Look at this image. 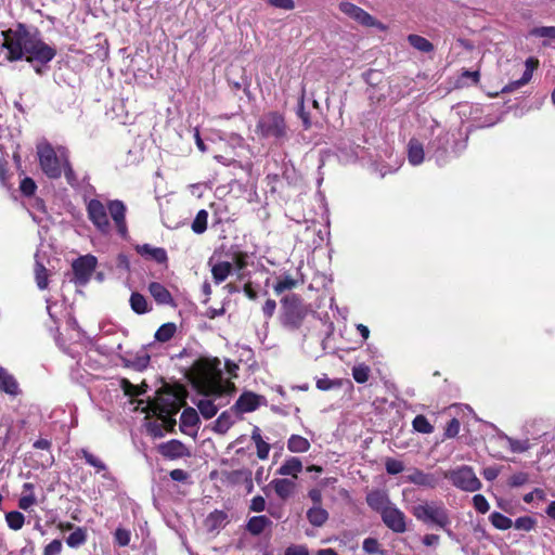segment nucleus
Returning a JSON list of instances; mask_svg holds the SVG:
<instances>
[{
  "instance_id": "nucleus-25",
  "label": "nucleus",
  "mask_w": 555,
  "mask_h": 555,
  "mask_svg": "<svg viewBox=\"0 0 555 555\" xmlns=\"http://www.w3.org/2000/svg\"><path fill=\"white\" fill-rule=\"evenodd\" d=\"M233 266L229 261H219L211 267V275L216 284L227 280L232 273Z\"/></svg>"
},
{
  "instance_id": "nucleus-12",
  "label": "nucleus",
  "mask_w": 555,
  "mask_h": 555,
  "mask_svg": "<svg viewBox=\"0 0 555 555\" xmlns=\"http://www.w3.org/2000/svg\"><path fill=\"white\" fill-rule=\"evenodd\" d=\"M453 485L469 492L479 490L481 482L470 467L463 466L453 472Z\"/></svg>"
},
{
  "instance_id": "nucleus-3",
  "label": "nucleus",
  "mask_w": 555,
  "mask_h": 555,
  "mask_svg": "<svg viewBox=\"0 0 555 555\" xmlns=\"http://www.w3.org/2000/svg\"><path fill=\"white\" fill-rule=\"evenodd\" d=\"M218 359L201 358L190 369L189 379L198 393L221 396L223 393L222 372Z\"/></svg>"
},
{
  "instance_id": "nucleus-43",
  "label": "nucleus",
  "mask_w": 555,
  "mask_h": 555,
  "mask_svg": "<svg viewBox=\"0 0 555 555\" xmlns=\"http://www.w3.org/2000/svg\"><path fill=\"white\" fill-rule=\"evenodd\" d=\"M297 116L301 119L306 130L311 128L310 114L305 109V90L301 91L298 100Z\"/></svg>"
},
{
  "instance_id": "nucleus-14",
  "label": "nucleus",
  "mask_w": 555,
  "mask_h": 555,
  "mask_svg": "<svg viewBox=\"0 0 555 555\" xmlns=\"http://www.w3.org/2000/svg\"><path fill=\"white\" fill-rule=\"evenodd\" d=\"M157 451L163 457L168 460H177L190 456L189 449L178 439H171L167 442L158 444Z\"/></svg>"
},
{
  "instance_id": "nucleus-36",
  "label": "nucleus",
  "mask_w": 555,
  "mask_h": 555,
  "mask_svg": "<svg viewBox=\"0 0 555 555\" xmlns=\"http://www.w3.org/2000/svg\"><path fill=\"white\" fill-rule=\"evenodd\" d=\"M196 406L205 420H210L218 413V406L210 399L198 400Z\"/></svg>"
},
{
  "instance_id": "nucleus-49",
  "label": "nucleus",
  "mask_w": 555,
  "mask_h": 555,
  "mask_svg": "<svg viewBox=\"0 0 555 555\" xmlns=\"http://www.w3.org/2000/svg\"><path fill=\"white\" fill-rule=\"evenodd\" d=\"M385 468L389 475H397L403 472L404 465L399 460L388 457L385 462Z\"/></svg>"
},
{
  "instance_id": "nucleus-33",
  "label": "nucleus",
  "mask_w": 555,
  "mask_h": 555,
  "mask_svg": "<svg viewBox=\"0 0 555 555\" xmlns=\"http://www.w3.org/2000/svg\"><path fill=\"white\" fill-rule=\"evenodd\" d=\"M87 529L82 527H77L75 530L66 538V544L76 548L83 545L87 542Z\"/></svg>"
},
{
  "instance_id": "nucleus-32",
  "label": "nucleus",
  "mask_w": 555,
  "mask_h": 555,
  "mask_svg": "<svg viewBox=\"0 0 555 555\" xmlns=\"http://www.w3.org/2000/svg\"><path fill=\"white\" fill-rule=\"evenodd\" d=\"M287 449L294 453L307 452L310 449V442L302 436L292 435L287 441Z\"/></svg>"
},
{
  "instance_id": "nucleus-18",
  "label": "nucleus",
  "mask_w": 555,
  "mask_h": 555,
  "mask_svg": "<svg viewBox=\"0 0 555 555\" xmlns=\"http://www.w3.org/2000/svg\"><path fill=\"white\" fill-rule=\"evenodd\" d=\"M0 391L13 397L20 393L16 378L4 367H0Z\"/></svg>"
},
{
  "instance_id": "nucleus-27",
  "label": "nucleus",
  "mask_w": 555,
  "mask_h": 555,
  "mask_svg": "<svg viewBox=\"0 0 555 555\" xmlns=\"http://www.w3.org/2000/svg\"><path fill=\"white\" fill-rule=\"evenodd\" d=\"M129 304L133 312L137 314H144L152 310V307L147 302L146 298L138 292H133L130 295Z\"/></svg>"
},
{
  "instance_id": "nucleus-61",
  "label": "nucleus",
  "mask_w": 555,
  "mask_h": 555,
  "mask_svg": "<svg viewBox=\"0 0 555 555\" xmlns=\"http://www.w3.org/2000/svg\"><path fill=\"white\" fill-rule=\"evenodd\" d=\"M526 70L524 72L521 78L519 79V83L520 85H527L531 78H532V70H533V67H534V61L532 59H529L527 60L526 62Z\"/></svg>"
},
{
  "instance_id": "nucleus-46",
  "label": "nucleus",
  "mask_w": 555,
  "mask_h": 555,
  "mask_svg": "<svg viewBox=\"0 0 555 555\" xmlns=\"http://www.w3.org/2000/svg\"><path fill=\"white\" fill-rule=\"evenodd\" d=\"M535 519L530 516L519 517L515 520V522H513L515 529L522 531H531L535 527Z\"/></svg>"
},
{
  "instance_id": "nucleus-62",
  "label": "nucleus",
  "mask_w": 555,
  "mask_h": 555,
  "mask_svg": "<svg viewBox=\"0 0 555 555\" xmlns=\"http://www.w3.org/2000/svg\"><path fill=\"white\" fill-rule=\"evenodd\" d=\"M271 7L283 9V10H293L295 8V2L293 0H266Z\"/></svg>"
},
{
  "instance_id": "nucleus-2",
  "label": "nucleus",
  "mask_w": 555,
  "mask_h": 555,
  "mask_svg": "<svg viewBox=\"0 0 555 555\" xmlns=\"http://www.w3.org/2000/svg\"><path fill=\"white\" fill-rule=\"evenodd\" d=\"M107 211L109 212L118 234L125 237L128 233L126 221V205L119 199L108 201L105 206L100 199L92 198L87 204V215L92 224L103 234L111 231V223Z\"/></svg>"
},
{
  "instance_id": "nucleus-24",
  "label": "nucleus",
  "mask_w": 555,
  "mask_h": 555,
  "mask_svg": "<svg viewBox=\"0 0 555 555\" xmlns=\"http://www.w3.org/2000/svg\"><path fill=\"white\" fill-rule=\"evenodd\" d=\"M271 525L272 521L267 516H254L247 521L246 530L253 535H259Z\"/></svg>"
},
{
  "instance_id": "nucleus-39",
  "label": "nucleus",
  "mask_w": 555,
  "mask_h": 555,
  "mask_svg": "<svg viewBox=\"0 0 555 555\" xmlns=\"http://www.w3.org/2000/svg\"><path fill=\"white\" fill-rule=\"evenodd\" d=\"M489 519L492 526L499 530H507L513 526L512 519L499 512H493Z\"/></svg>"
},
{
  "instance_id": "nucleus-4",
  "label": "nucleus",
  "mask_w": 555,
  "mask_h": 555,
  "mask_svg": "<svg viewBox=\"0 0 555 555\" xmlns=\"http://www.w3.org/2000/svg\"><path fill=\"white\" fill-rule=\"evenodd\" d=\"M255 133L263 140H271L275 145H283L288 139V126L284 114L278 111L263 113L257 120Z\"/></svg>"
},
{
  "instance_id": "nucleus-30",
  "label": "nucleus",
  "mask_w": 555,
  "mask_h": 555,
  "mask_svg": "<svg viewBox=\"0 0 555 555\" xmlns=\"http://www.w3.org/2000/svg\"><path fill=\"white\" fill-rule=\"evenodd\" d=\"M307 518L312 526L321 527L328 519V513L321 506H312L307 512Z\"/></svg>"
},
{
  "instance_id": "nucleus-37",
  "label": "nucleus",
  "mask_w": 555,
  "mask_h": 555,
  "mask_svg": "<svg viewBox=\"0 0 555 555\" xmlns=\"http://www.w3.org/2000/svg\"><path fill=\"white\" fill-rule=\"evenodd\" d=\"M409 480L415 485L435 487L436 478L430 474H425L420 469H415L412 475L409 476Z\"/></svg>"
},
{
  "instance_id": "nucleus-11",
  "label": "nucleus",
  "mask_w": 555,
  "mask_h": 555,
  "mask_svg": "<svg viewBox=\"0 0 555 555\" xmlns=\"http://www.w3.org/2000/svg\"><path fill=\"white\" fill-rule=\"evenodd\" d=\"M380 518L384 525L395 533H404L408 530L406 516L395 504L384 511Z\"/></svg>"
},
{
  "instance_id": "nucleus-53",
  "label": "nucleus",
  "mask_w": 555,
  "mask_h": 555,
  "mask_svg": "<svg viewBox=\"0 0 555 555\" xmlns=\"http://www.w3.org/2000/svg\"><path fill=\"white\" fill-rule=\"evenodd\" d=\"M156 417L162 421L160 424H163V430H166L167 433H170V434L176 433L177 421L175 418V415L165 414L164 416H156Z\"/></svg>"
},
{
  "instance_id": "nucleus-23",
  "label": "nucleus",
  "mask_w": 555,
  "mask_h": 555,
  "mask_svg": "<svg viewBox=\"0 0 555 555\" xmlns=\"http://www.w3.org/2000/svg\"><path fill=\"white\" fill-rule=\"evenodd\" d=\"M302 283L304 280L299 281L297 279H294L291 274L285 273L278 279L276 283L273 285V291L276 295H281L287 291L296 288L298 285Z\"/></svg>"
},
{
  "instance_id": "nucleus-9",
  "label": "nucleus",
  "mask_w": 555,
  "mask_h": 555,
  "mask_svg": "<svg viewBox=\"0 0 555 555\" xmlns=\"http://www.w3.org/2000/svg\"><path fill=\"white\" fill-rule=\"evenodd\" d=\"M338 9L341 13L364 27H376L380 30L385 29V26L379 21H377L362 8L349 1H341L338 4Z\"/></svg>"
},
{
  "instance_id": "nucleus-22",
  "label": "nucleus",
  "mask_w": 555,
  "mask_h": 555,
  "mask_svg": "<svg viewBox=\"0 0 555 555\" xmlns=\"http://www.w3.org/2000/svg\"><path fill=\"white\" fill-rule=\"evenodd\" d=\"M301 470V461L298 457L292 456L281 465V467L276 470V474L281 476H292L293 478H297Z\"/></svg>"
},
{
  "instance_id": "nucleus-15",
  "label": "nucleus",
  "mask_w": 555,
  "mask_h": 555,
  "mask_svg": "<svg viewBox=\"0 0 555 555\" xmlns=\"http://www.w3.org/2000/svg\"><path fill=\"white\" fill-rule=\"evenodd\" d=\"M134 250L146 260H153L158 264L165 266L168 263V255L163 247H154L150 244H138L134 246Z\"/></svg>"
},
{
  "instance_id": "nucleus-20",
  "label": "nucleus",
  "mask_w": 555,
  "mask_h": 555,
  "mask_svg": "<svg viewBox=\"0 0 555 555\" xmlns=\"http://www.w3.org/2000/svg\"><path fill=\"white\" fill-rule=\"evenodd\" d=\"M276 495L282 499H288L295 491L296 485L293 480L286 478L274 479L270 483Z\"/></svg>"
},
{
  "instance_id": "nucleus-31",
  "label": "nucleus",
  "mask_w": 555,
  "mask_h": 555,
  "mask_svg": "<svg viewBox=\"0 0 555 555\" xmlns=\"http://www.w3.org/2000/svg\"><path fill=\"white\" fill-rule=\"evenodd\" d=\"M176 333L177 325L173 322H167L157 328L154 338L158 343H167L173 338Z\"/></svg>"
},
{
  "instance_id": "nucleus-8",
  "label": "nucleus",
  "mask_w": 555,
  "mask_h": 555,
  "mask_svg": "<svg viewBox=\"0 0 555 555\" xmlns=\"http://www.w3.org/2000/svg\"><path fill=\"white\" fill-rule=\"evenodd\" d=\"M38 157L40 168L48 178L59 179L62 176L61 162L50 144L38 147Z\"/></svg>"
},
{
  "instance_id": "nucleus-47",
  "label": "nucleus",
  "mask_w": 555,
  "mask_h": 555,
  "mask_svg": "<svg viewBox=\"0 0 555 555\" xmlns=\"http://www.w3.org/2000/svg\"><path fill=\"white\" fill-rule=\"evenodd\" d=\"M130 539H131V533L128 529H126V528H117L116 529V531L114 533V541L118 546L124 547V546L129 545Z\"/></svg>"
},
{
  "instance_id": "nucleus-51",
  "label": "nucleus",
  "mask_w": 555,
  "mask_h": 555,
  "mask_svg": "<svg viewBox=\"0 0 555 555\" xmlns=\"http://www.w3.org/2000/svg\"><path fill=\"white\" fill-rule=\"evenodd\" d=\"M531 36L555 39V26L535 27L530 31Z\"/></svg>"
},
{
  "instance_id": "nucleus-60",
  "label": "nucleus",
  "mask_w": 555,
  "mask_h": 555,
  "mask_svg": "<svg viewBox=\"0 0 555 555\" xmlns=\"http://www.w3.org/2000/svg\"><path fill=\"white\" fill-rule=\"evenodd\" d=\"M146 430L153 438H162L164 436L163 424L157 422L149 423Z\"/></svg>"
},
{
  "instance_id": "nucleus-26",
  "label": "nucleus",
  "mask_w": 555,
  "mask_h": 555,
  "mask_svg": "<svg viewBox=\"0 0 555 555\" xmlns=\"http://www.w3.org/2000/svg\"><path fill=\"white\" fill-rule=\"evenodd\" d=\"M480 79L479 69H464L455 81V88H464L477 85Z\"/></svg>"
},
{
  "instance_id": "nucleus-5",
  "label": "nucleus",
  "mask_w": 555,
  "mask_h": 555,
  "mask_svg": "<svg viewBox=\"0 0 555 555\" xmlns=\"http://www.w3.org/2000/svg\"><path fill=\"white\" fill-rule=\"evenodd\" d=\"M185 404V390L182 386L165 385L157 391L155 400L149 403V409L155 416L176 415Z\"/></svg>"
},
{
  "instance_id": "nucleus-10",
  "label": "nucleus",
  "mask_w": 555,
  "mask_h": 555,
  "mask_svg": "<svg viewBox=\"0 0 555 555\" xmlns=\"http://www.w3.org/2000/svg\"><path fill=\"white\" fill-rule=\"evenodd\" d=\"M98 260L92 255L80 256L74 260L72 268L75 276V282L79 285L87 284L92 273L96 268Z\"/></svg>"
},
{
  "instance_id": "nucleus-57",
  "label": "nucleus",
  "mask_w": 555,
  "mask_h": 555,
  "mask_svg": "<svg viewBox=\"0 0 555 555\" xmlns=\"http://www.w3.org/2000/svg\"><path fill=\"white\" fill-rule=\"evenodd\" d=\"M37 503V499L34 493L24 494L18 499L17 505L23 511H28L33 505Z\"/></svg>"
},
{
  "instance_id": "nucleus-63",
  "label": "nucleus",
  "mask_w": 555,
  "mask_h": 555,
  "mask_svg": "<svg viewBox=\"0 0 555 555\" xmlns=\"http://www.w3.org/2000/svg\"><path fill=\"white\" fill-rule=\"evenodd\" d=\"M276 309V302L274 299L268 298L263 306H262V312L266 319H271L275 312Z\"/></svg>"
},
{
  "instance_id": "nucleus-52",
  "label": "nucleus",
  "mask_w": 555,
  "mask_h": 555,
  "mask_svg": "<svg viewBox=\"0 0 555 555\" xmlns=\"http://www.w3.org/2000/svg\"><path fill=\"white\" fill-rule=\"evenodd\" d=\"M370 376V370L367 366H354L352 369V377L359 384L366 383Z\"/></svg>"
},
{
  "instance_id": "nucleus-48",
  "label": "nucleus",
  "mask_w": 555,
  "mask_h": 555,
  "mask_svg": "<svg viewBox=\"0 0 555 555\" xmlns=\"http://www.w3.org/2000/svg\"><path fill=\"white\" fill-rule=\"evenodd\" d=\"M504 438L506 439L511 451L514 453H522L529 449L528 440H516L508 436H504Z\"/></svg>"
},
{
  "instance_id": "nucleus-16",
  "label": "nucleus",
  "mask_w": 555,
  "mask_h": 555,
  "mask_svg": "<svg viewBox=\"0 0 555 555\" xmlns=\"http://www.w3.org/2000/svg\"><path fill=\"white\" fill-rule=\"evenodd\" d=\"M365 501L369 507L379 515H382L384 511L388 509V507L392 505L387 492L379 489L371 490L366 494Z\"/></svg>"
},
{
  "instance_id": "nucleus-21",
  "label": "nucleus",
  "mask_w": 555,
  "mask_h": 555,
  "mask_svg": "<svg viewBox=\"0 0 555 555\" xmlns=\"http://www.w3.org/2000/svg\"><path fill=\"white\" fill-rule=\"evenodd\" d=\"M424 146L415 138H412L408 143V159L413 166H417L424 160Z\"/></svg>"
},
{
  "instance_id": "nucleus-13",
  "label": "nucleus",
  "mask_w": 555,
  "mask_h": 555,
  "mask_svg": "<svg viewBox=\"0 0 555 555\" xmlns=\"http://www.w3.org/2000/svg\"><path fill=\"white\" fill-rule=\"evenodd\" d=\"M261 401H264L263 396L253 391H244L231 409L236 413H250L260 406Z\"/></svg>"
},
{
  "instance_id": "nucleus-45",
  "label": "nucleus",
  "mask_w": 555,
  "mask_h": 555,
  "mask_svg": "<svg viewBox=\"0 0 555 555\" xmlns=\"http://www.w3.org/2000/svg\"><path fill=\"white\" fill-rule=\"evenodd\" d=\"M37 184L30 177H25L20 183V191L24 196L30 197L36 193Z\"/></svg>"
},
{
  "instance_id": "nucleus-56",
  "label": "nucleus",
  "mask_w": 555,
  "mask_h": 555,
  "mask_svg": "<svg viewBox=\"0 0 555 555\" xmlns=\"http://www.w3.org/2000/svg\"><path fill=\"white\" fill-rule=\"evenodd\" d=\"M63 544L59 539H54L44 546L42 555H59L62 552Z\"/></svg>"
},
{
  "instance_id": "nucleus-44",
  "label": "nucleus",
  "mask_w": 555,
  "mask_h": 555,
  "mask_svg": "<svg viewBox=\"0 0 555 555\" xmlns=\"http://www.w3.org/2000/svg\"><path fill=\"white\" fill-rule=\"evenodd\" d=\"M35 278H36L37 286L40 289H46L48 287V284H49L48 270L46 269V267L43 264H41L39 262H37L36 267H35Z\"/></svg>"
},
{
  "instance_id": "nucleus-6",
  "label": "nucleus",
  "mask_w": 555,
  "mask_h": 555,
  "mask_svg": "<svg viewBox=\"0 0 555 555\" xmlns=\"http://www.w3.org/2000/svg\"><path fill=\"white\" fill-rule=\"evenodd\" d=\"M308 314L304 299L300 295H285L281 299V324L291 330H298Z\"/></svg>"
},
{
  "instance_id": "nucleus-54",
  "label": "nucleus",
  "mask_w": 555,
  "mask_h": 555,
  "mask_svg": "<svg viewBox=\"0 0 555 555\" xmlns=\"http://www.w3.org/2000/svg\"><path fill=\"white\" fill-rule=\"evenodd\" d=\"M233 262L238 271H242L248 266V254L246 251H236L233 254Z\"/></svg>"
},
{
  "instance_id": "nucleus-58",
  "label": "nucleus",
  "mask_w": 555,
  "mask_h": 555,
  "mask_svg": "<svg viewBox=\"0 0 555 555\" xmlns=\"http://www.w3.org/2000/svg\"><path fill=\"white\" fill-rule=\"evenodd\" d=\"M474 507L481 514H485L489 511V503L486 498L481 494H476L473 498Z\"/></svg>"
},
{
  "instance_id": "nucleus-28",
  "label": "nucleus",
  "mask_w": 555,
  "mask_h": 555,
  "mask_svg": "<svg viewBox=\"0 0 555 555\" xmlns=\"http://www.w3.org/2000/svg\"><path fill=\"white\" fill-rule=\"evenodd\" d=\"M151 358L147 353L137 354L133 358H124V366L138 372L144 371L150 364Z\"/></svg>"
},
{
  "instance_id": "nucleus-38",
  "label": "nucleus",
  "mask_w": 555,
  "mask_h": 555,
  "mask_svg": "<svg viewBox=\"0 0 555 555\" xmlns=\"http://www.w3.org/2000/svg\"><path fill=\"white\" fill-rule=\"evenodd\" d=\"M5 521L11 530L17 531L23 528L25 524V516L18 511H11L5 513Z\"/></svg>"
},
{
  "instance_id": "nucleus-34",
  "label": "nucleus",
  "mask_w": 555,
  "mask_h": 555,
  "mask_svg": "<svg viewBox=\"0 0 555 555\" xmlns=\"http://www.w3.org/2000/svg\"><path fill=\"white\" fill-rule=\"evenodd\" d=\"M234 424L230 411H223L215 421L214 430L218 434H225Z\"/></svg>"
},
{
  "instance_id": "nucleus-41",
  "label": "nucleus",
  "mask_w": 555,
  "mask_h": 555,
  "mask_svg": "<svg viewBox=\"0 0 555 555\" xmlns=\"http://www.w3.org/2000/svg\"><path fill=\"white\" fill-rule=\"evenodd\" d=\"M414 430L421 434H431L434 426L428 422L427 417L423 414L416 415L412 422Z\"/></svg>"
},
{
  "instance_id": "nucleus-35",
  "label": "nucleus",
  "mask_w": 555,
  "mask_h": 555,
  "mask_svg": "<svg viewBox=\"0 0 555 555\" xmlns=\"http://www.w3.org/2000/svg\"><path fill=\"white\" fill-rule=\"evenodd\" d=\"M408 42L416 50L429 53L434 50V44L426 38L420 36V35H409L408 36Z\"/></svg>"
},
{
  "instance_id": "nucleus-17",
  "label": "nucleus",
  "mask_w": 555,
  "mask_h": 555,
  "mask_svg": "<svg viewBox=\"0 0 555 555\" xmlns=\"http://www.w3.org/2000/svg\"><path fill=\"white\" fill-rule=\"evenodd\" d=\"M149 293L157 305L176 306L171 293L159 282H151L147 286Z\"/></svg>"
},
{
  "instance_id": "nucleus-64",
  "label": "nucleus",
  "mask_w": 555,
  "mask_h": 555,
  "mask_svg": "<svg viewBox=\"0 0 555 555\" xmlns=\"http://www.w3.org/2000/svg\"><path fill=\"white\" fill-rule=\"evenodd\" d=\"M63 171L67 182L73 185L76 181V176L70 163L67 159L64 162V165L62 167V172Z\"/></svg>"
},
{
  "instance_id": "nucleus-55",
  "label": "nucleus",
  "mask_w": 555,
  "mask_h": 555,
  "mask_svg": "<svg viewBox=\"0 0 555 555\" xmlns=\"http://www.w3.org/2000/svg\"><path fill=\"white\" fill-rule=\"evenodd\" d=\"M362 547L367 554L380 553L383 555V551L379 550V542L375 538L364 539Z\"/></svg>"
},
{
  "instance_id": "nucleus-7",
  "label": "nucleus",
  "mask_w": 555,
  "mask_h": 555,
  "mask_svg": "<svg viewBox=\"0 0 555 555\" xmlns=\"http://www.w3.org/2000/svg\"><path fill=\"white\" fill-rule=\"evenodd\" d=\"M414 517L425 524H436L441 527L448 524L446 509L436 503L415 505L412 509Z\"/></svg>"
},
{
  "instance_id": "nucleus-40",
  "label": "nucleus",
  "mask_w": 555,
  "mask_h": 555,
  "mask_svg": "<svg viewBox=\"0 0 555 555\" xmlns=\"http://www.w3.org/2000/svg\"><path fill=\"white\" fill-rule=\"evenodd\" d=\"M207 220H208V212L205 209H201L196 214V216L192 222V230L197 234L204 233L207 229Z\"/></svg>"
},
{
  "instance_id": "nucleus-19",
  "label": "nucleus",
  "mask_w": 555,
  "mask_h": 555,
  "mask_svg": "<svg viewBox=\"0 0 555 555\" xmlns=\"http://www.w3.org/2000/svg\"><path fill=\"white\" fill-rule=\"evenodd\" d=\"M201 420L197 414V411L194 408L186 406L184 408L181 416H180V430L183 434L191 435L186 428L192 427L195 428L199 424ZM192 435H196V430Z\"/></svg>"
},
{
  "instance_id": "nucleus-42",
  "label": "nucleus",
  "mask_w": 555,
  "mask_h": 555,
  "mask_svg": "<svg viewBox=\"0 0 555 555\" xmlns=\"http://www.w3.org/2000/svg\"><path fill=\"white\" fill-rule=\"evenodd\" d=\"M79 456L83 457L90 466H92L96 469V472H102V470L107 469V467L103 461H101L99 457H96L94 454H92L91 452H89L86 449L80 450Z\"/></svg>"
},
{
  "instance_id": "nucleus-59",
  "label": "nucleus",
  "mask_w": 555,
  "mask_h": 555,
  "mask_svg": "<svg viewBox=\"0 0 555 555\" xmlns=\"http://www.w3.org/2000/svg\"><path fill=\"white\" fill-rule=\"evenodd\" d=\"M266 508V500L261 495H256L251 499L249 509L251 512L260 513Z\"/></svg>"
},
{
  "instance_id": "nucleus-29",
  "label": "nucleus",
  "mask_w": 555,
  "mask_h": 555,
  "mask_svg": "<svg viewBox=\"0 0 555 555\" xmlns=\"http://www.w3.org/2000/svg\"><path fill=\"white\" fill-rule=\"evenodd\" d=\"M119 386L124 393L131 398L143 395L147 389L145 382L141 383L140 385H133L128 378L125 377L120 379Z\"/></svg>"
},
{
  "instance_id": "nucleus-50",
  "label": "nucleus",
  "mask_w": 555,
  "mask_h": 555,
  "mask_svg": "<svg viewBox=\"0 0 555 555\" xmlns=\"http://www.w3.org/2000/svg\"><path fill=\"white\" fill-rule=\"evenodd\" d=\"M315 386L319 390L326 391L340 386V380L330 379L326 375L317 379Z\"/></svg>"
},
{
  "instance_id": "nucleus-1",
  "label": "nucleus",
  "mask_w": 555,
  "mask_h": 555,
  "mask_svg": "<svg viewBox=\"0 0 555 555\" xmlns=\"http://www.w3.org/2000/svg\"><path fill=\"white\" fill-rule=\"evenodd\" d=\"M1 48L7 51L5 60L16 62L25 60L29 63L47 64L56 55V49L47 44L38 33H30L25 24L18 23L14 28L1 33Z\"/></svg>"
}]
</instances>
